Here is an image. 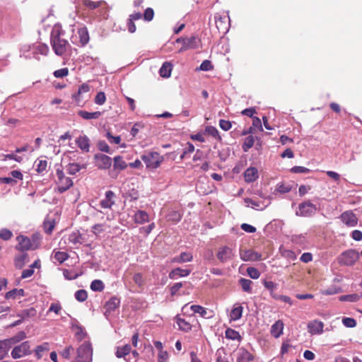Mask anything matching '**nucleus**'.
<instances>
[{"mask_svg": "<svg viewBox=\"0 0 362 362\" xmlns=\"http://www.w3.org/2000/svg\"><path fill=\"white\" fill-rule=\"evenodd\" d=\"M64 34V31L59 25H54L50 34V43L54 53L60 57L64 55L70 47L68 41L62 37Z\"/></svg>", "mask_w": 362, "mask_h": 362, "instance_id": "nucleus-1", "label": "nucleus"}, {"mask_svg": "<svg viewBox=\"0 0 362 362\" xmlns=\"http://www.w3.org/2000/svg\"><path fill=\"white\" fill-rule=\"evenodd\" d=\"M18 245L16 248L19 251H28V250H37L40 245L41 236L39 233H34L31 238L20 235L17 237Z\"/></svg>", "mask_w": 362, "mask_h": 362, "instance_id": "nucleus-2", "label": "nucleus"}, {"mask_svg": "<svg viewBox=\"0 0 362 362\" xmlns=\"http://www.w3.org/2000/svg\"><path fill=\"white\" fill-rule=\"evenodd\" d=\"M56 176L57 178L55 179L54 182L57 190L59 192H64L73 186V180L70 177L66 176L61 165L56 168Z\"/></svg>", "mask_w": 362, "mask_h": 362, "instance_id": "nucleus-3", "label": "nucleus"}, {"mask_svg": "<svg viewBox=\"0 0 362 362\" xmlns=\"http://www.w3.org/2000/svg\"><path fill=\"white\" fill-rule=\"evenodd\" d=\"M176 42L182 45L180 49H178V52L181 53V52H185L187 49L199 48L202 41L197 35H191L188 38L187 37L185 38L180 37L176 40Z\"/></svg>", "mask_w": 362, "mask_h": 362, "instance_id": "nucleus-4", "label": "nucleus"}, {"mask_svg": "<svg viewBox=\"0 0 362 362\" xmlns=\"http://www.w3.org/2000/svg\"><path fill=\"white\" fill-rule=\"evenodd\" d=\"M141 160L145 163L146 168L155 169L160 165L164 158L160 153L154 151L141 155Z\"/></svg>", "mask_w": 362, "mask_h": 362, "instance_id": "nucleus-5", "label": "nucleus"}, {"mask_svg": "<svg viewBox=\"0 0 362 362\" xmlns=\"http://www.w3.org/2000/svg\"><path fill=\"white\" fill-rule=\"evenodd\" d=\"M93 360V348L89 342H84L77 350V357L73 362H91Z\"/></svg>", "mask_w": 362, "mask_h": 362, "instance_id": "nucleus-6", "label": "nucleus"}, {"mask_svg": "<svg viewBox=\"0 0 362 362\" xmlns=\"http://www.w3.org/2000/svg\"><path fill=\"white\" fill-rule=\"evenodd\" d=\"M26 337L25 332H20L18 335L6 339L4 340H0V360L3 359L6 356L12 344L18 343L21 339Z\"/></svg>", "mask_w": 362, "mask_h": 362, "instance_id": "nucleus-7", "label": "nucleus"}, {"mask_svg": "<svg viewBox=\"0 0 362 362\" xmlns=\"http://www.w3.org/2000/svg\"><path fill=\"white\" fill-rule=\"evenodd\" d=\"M359 258V254L354 249H349L338 257L339 264L344 266H353Z\"/></svg>", "mask_w": 362, "mask_h": 362, "instance_id": "nucleus-8", "label": "nucleus"}, {"mask_svg": "<svg viewBox=\"0 0 362 362\" xmlns=\"http://www.w3.org/2000/svg\"><path fill=\"white\" fill-rule=\"evenodd\" d=\"M30 353V342L29 341H25L13 348L11 351V356L14 359H18L28 356Z\"/></svg>", "mask_w": 362, "mask_h": 362, "instance_id": "nucleus-9", "label": "nucleus"}, {"mask_svg": "<svg viewBox=\"0 0 362 362\" xmlns=\"http://www.w3.org/2000/svg\"><path fill=\"white\" fill-rule=\"evenodd\" d=\"M234 256L233 249H231L229 246L223 245L217 249L216 257L222 264L231 260Z\"/></svg>", "mask_w": 362, "mask_h": 362, "instance_id": "nucleus-10", "label": "nucleus"}, {"mask_svg": "<svg viewBox=\"0 0 362 362\" xmlns=\"http://www.w3.org/2000/svg\"><path fill=\"white\" fill-rule=\"evenodd\" d=\"M95 165L100 169H108L112 165V159L104 153H96L94 156Z\"/></svg>", "mask_w": 362, "mask_h": 362, "instance_id": "nucleus-11", "label": "nucleus"}, {"mask_svg": "<svg viewBox=\"0 0 362 362\" xmlns=\"http://www.w3.org/2000/svg\"><path fill=\"white\" fill-rule=\"evenodd\" d=\"M316 206L310 202H305L299 205V211L297 215L310 216L316 212Z\"/></svg>", "mask_w": 362, "mask_h": 362, "instance_id": "nucleus-12", "label": "nucleus"}, {"mask_svg": "<svg viewBox=\"0 0 362 362\" xmlns=\"http://www.w3.org/2000/svg\"><path fill=\"white\" fill-rule=\"evenodd\" d=\"M324 325L322 322L315 320L308 323L307 329L312 335L321 334L323 332Z\"/></svg>", "mask_w": 362, "mask_h": 362, "instance_id": "nucleus-13", "label": "nucleus"}, {"mask_svg": "<svg viewBox=\"0 0 362 362\" xmlns=\"http://www.w3.org/2000/svg\"><path fill=\"white\" fill-rule=\"evenodd\" d=\"M119 305V299L116 296L112 297L106 301V303L103 306V309H105V316L106 317H109L116 308H118Z\"/></svg>", "mask_w": 362, "mask_h": 362, "instance_id": "nucleus-14", "label": "nucleus"}, {"mask_svg": "<svg viewBox=\"0 0 362 362\" xmlns=\"http://www.w3.org/2000/svg\"><path fill=\"white\" fill-rule=\"evenodd\" d=\"M240 256L243 261H257L262 259V255L252 250V249L240 250Z\"/></svg>", "mask_w": 362, "mask_h": 362, "instance_id": "nucleus-15", "label": "nucleus"}, {"mask_svg": "<svg viewBox=\"0 0 362 362\" xmlns=\"http://www.w3.org/2000/svg\"><path fill=\"white\" fill-rule=\"evenodd\" d=\"M128 164L123 160L121 156H116L114 158V170L110 173V175L112 177H117L118 173L116 170H124L127 168Z\"/></svg>", "mask_w": 362, "mask_h": 362, "instance_id": "nucleus-16", "label": "nucleus"}, {"mask_svg": "<svg viewBox=\"0 0 362 362\" xmlns=\"http://www.w3.org/2000/svg\"><path fill=\"white\" fill-rule=\"evenodd\" d=\"M237 362H250L255 359L252 353L245 348H240L237 351Z\"/></svg>", "mask_w": 362, "mask_h": 362, "instance_id": "nucleus-17", "label": "nucleus"}, {"mask_svg": "<svg viewBox=\"0 0 362 362\" xmlns=\"http://www.w3.org/2000/svg\"><path fill=\"white\" fill-rule=\"evenodd\" d=\"M76 144L82 151L88 153L90 148V139L86 135H81L76 139Z\"/></svg>", "mask_w": 362, "mask_h": 362, "instance_id": "nucleus-18", "label": "nucleus"}, {"mask_svg": "<svg viewBox=\"0 0 362 362\" xmlns=\"http://www.w3.org/2000/svg\"><path fill=\"white\" fill-rule=\"evenodd\" d=\"M341 220L349 227H354L357 224V218L353 212L346 211L341 214Z\"/></svg>", "mask_w": 362, "mask_h": 362, "instance_id": "nucleus-19", "label": "nucleus"}, {"mask_svg": "<svg viewBox=\"0 0 362 362\" xmlns=\"http://www.w3.org/2000/svg\"><path fill=\"white\" fill-rule=\"evenodd\" d=\"M115 197V192L108 190L105 192L104 199L101 200L100 206L105 209H110L115 204L114 198Z\"/></svg>", "mask_w": 362, "mask_h": 362, "instance_id": "nucleus-20", "label": "nucleus"}, {"mask_svg": "<svg viewBox=\"0 0 362 362\" xmlns=\"http://www.w3.org/2000/svg\"><path fill=\"white\" fill-rule=\"evenodd\" d=\"M245 180L247 182L255 181L258 178V172L255 167L247 168L244 173Z\"/></svg>", "mask_w": 362, "mask_h": 362, "instance_id": "nucleus-21", "label": "nucleus"}, {"mask_svg": "<svg viewBox=\"0 0 362 362\" xmlns=\"http://www.w3.org/2000/svg\"><path fill=\"white\" fill-rule=\"evenodd\" d=\"M190 272L191 271L189 269H183L178 267L170 271L168 274V277L170 279H175L177 277L187 276Z\"/></svg>", "mask_w": 362, "mask_h": 362, "instance_id": "nucleus-22", "label": "nucleus"}, {"mask_svg": "<svg viewBox=\"0 0 362 362\" xmlns=\"http://www.w3.org/2000/svg\"><path fill=\"white\" fill-rule=\"evenodd\" d=\"M243 308L240 305H235L230 312L229 317L230 320L236 321L242 318Z\"/></svg>", "mask_w": 362, "mask_h": 362, "instance_id": "nucleus-23", "label": "nucleus"}, {"mask_svg": "<svg viewBox=\"0 0 362 362\" xmlns=\"http://www.w3.org/2000/svg\"><path fill=\"white\" fill-rule=\"evenodd\" d=\"M78 114L81 117L86 120H91V119H97L102 115V112L100 111H95L93 112H89L85 110H79Z\"/></svg>", "mask_w": 362, "mask_h": 362, "instance_id": "nucleus-24", "label": "nucleus"}, {"mask_svg": "<svg viewBox=\"0 0 362 362\" xmlns=\"http://www.w3.org/2000/svg\"><path fill=\"white\" fill-rule=\"evenodd\" d=\"M193 259V255L190 252H182L180 255L174 257L171 259V262H177L182 264V262H190Z\"/></svg>", "mask_w": 362, "mask_h": 362, "instance_id": "nucleus-25", "label": "nucleus"}, {"mask_svg": "<svg viewBox=\"0 0 362 362\" xmlns=\"http://www.w3.org/2000/svg\"><path fill=\"white\" fill-rule=\"evenodd\" d=\"M284 323L281 320L276 321L271 327V334L278 338L281 336L283 332Z\"/></svg>", "mask_w": 362, "mask_h": 362, "instance_id": "nucleus-26", "label": "nucleus"}, {"mask_svg": "<svg viewBox=\"0 0 362 362\" xmlns=\"http://www.w3.org/2000/svg\"><path fill=\"white\" fill-rule=\"evenodd\" d=\"M82 5L88 9H95L106 5L105 1L100 0L98 1H93L92 0H83Z\"/></svg>", "mask_w": 362, "mask_h": 362, "instance_id": "nucleus-27", "label": "nucleus"}, {"mask_svg": "<svg viewBox=\"0 0 362 362\" xmlns=\"http://www.w3.org/2000/svg\"><path fill=\"white\" fill-rule=\"evenodd\" d=\"M134 220L138 224H144L149 221V216L144 211H138L134 215Z\"/></svg>", "mask_w": 362, "mask_h": 362, "instance_id": "nucleus-28", "label": "nucleus"}, {"mask_svg": "<svg viewBox=\"0 0 362 362\" xmlns=\"http://www.w3.org/2000/svg\"><path fill=\"white\" fill-rule=\"evenodd\" d=\"M79 42L82 46L87 45L90 40L89 33L86 27L78 29Z\"/></svg>", "mask_w": 362, "mask_h": 362, "instance_id": "nucleus-29", "label": "nucleus"}, {"mask_svg": "<svg viewBox=\"0 0 362 362\" xmlns=\"http://www.w3.org/2000/svg\"><path fill=\"white\" fill-rule=\"evenodd\" d=\"M176 322L180 330L185 332H189L192 330V324L185 319L180 318L177 316L176 317Z\"/></svg>", "mask_w": 362, "mask_h": 362, "instance_id": "nucleus-30", "label": "nucleus"}, {"mask_svg": "<svg viewBox=\"0 0 362 362\" xmlns=\"http://www.w3.org/2000/svg\"><path fill=\"white\" fill-rule=\"evenodd\" d=\"M256 128L259 129L260 131H263V127L260 119L258 117H255H255H253L252 126H251L249 128L247 132H245L243 134L245 135L247 134H255Z\"/></svg>", "mask_w": 362, "mask_h": 362, "instance_id": "nucleus-31", "label": "nucleus"}, {"mask_svg": "<svg viewBox=\"0 0 362 362\" xmlns=\"http://www.w3.org/2000/svg\"><path fill=\"white\" fill-rule=\"evenodd\" d=\"M172 64L170 62H165L159 70V74L162 77H169L171 74Z\"/></svg>", "mask_w": 362, "mask_h": 362, "instance_id": "nucleus-32", "label": "nucleus"}, {"mask_svg": "<svg viewBox=\"0 0 362 362\" xmlns=\"http://www.w3.org/2000/svg\"><path fill=\"white\" fill-rule=\"evenodd\" d=\"M131 345L126 344L122 346L117 347V350H116V357L120 358H124L127 354H129L131 351Z\"/></svg>", "mask_w": 362, "mask_h": 362, "instance_id": "nucleus-33", "label": "nucleus"}, {"mask_svg": "<svg viewBox=\"0 0 362 362\" xmlns=\"http://www.w3.org/2000/svg\"><path fill=\"white\" fill-rule=\"evenodd\" d=\"M25 295V291L23 288H13L12 291L7 292L5 294V298H16L18 297H21Z\"/></svg>", "mask_w": 362, "mask_h": 362, "instance_id": "nucleus-34", "label": "nucleus"}, {"mask_svg": "<svg viewBox=\"0 0 362 362\" xmlns=\"http://www.w3.org/2000/svg\"><path fill=\"white\" fill-rule=\"evenodd\" d=\"M255 142V136L250 135L246 137L243 143L242 149L243 151L247 152L250 148H251Z\"/></svg>", "mask_w": 362, "mask_h": 362, "instance_id": "nucleus-35", "label": "nucleus"}, {"mask_svg": "<svg viewBox=\"0 0 362 362\" xmlns=\"http://www.w3.org/2000/svg\"><path fill=\"white\" fill-rule=\"evenodd\" d=\"M69 241L74 245L82 244L83 239L81 238V235L78 231L73 232L69 235Z\"/></svg>", "mask_w": 362, "mask_h": 362, "instance_id": "nucleus-36", "label": "nucleus"}, {"mask_svg": "<svg viewBox=\"0 0 362 362\" xmlns=\"http://www.w3.org/2000/svg\"><path fill=\"white\" fill-rule=\"evenodd\" d=\"M82 166L76 163H70L66 165V171L70 175H76L79 173Z\"/></svg>", "mask_w": 362, "mask_h": 362, "instance_id": "nucleus-37", "label": "nucleus"}, {"mask_svg": "<svg viewBox=\"0 0 362 362\" xmlns=\"http://www.w3.org/2000/svg\"><path fill=\"white\" fill-rule=\"evenodd\" d=\"M239 284L242 286V289L243 291L247 293H252V281L250 279H240L239 281Z\"/></svg>", "mask_w": 362, "mask_h": 362, "instance_id": "nucleus-38", "label": "nucleus"}, {"mask_svg": "<svg viewBox=\"0 0 362 362\" xmlns=\"http://www.w3.org/2000/svg\"><path fill=\"white\" fill-rule=\"evenodd\" d=\"M216 25L218 30H221L223 32L228 30L227 21L224 17H216Z\"/></svg>", "mask_w": 362, "mask_h": 362, "instance_id": "nucleus-39", "label": "nucleus"}, {"mask_svg": "<svg viewBox=\"0 0 362 362\" xmlns=\"http://www.w3.org/2000/svg\"><path fill=\"white\" fill-rule=\"evenodd\" d=\"M49 350V344L47 343L42 344L40 346H37L35 350V355L37 359H41L42 353L44 351H47Z\"/></svg>", "mask_w": 362, "mask_h": 362, "instance_id": "nucleus-40", "label": "nucleus"}, {"mask_svg": "<svg viewBox=\"0 0 362 362\" xmlns=\"http://www.w3.org/2000/svg\"><path fill=\"white\" fill-rule=\"evenodd\" d=\"M182 214L179 211H173L167 215V221L177 223L182 218Z\"/></svg>", "mask_w": 362, "mask_h": 362, "instance_id": "nucleus-41", "label": "nucleus"}, {"mask_svg": "<svg viewBox=\"0 0 362 362\" xmlns=\"http://www.w3.org/2000/svg\"><path fill=\"white\" fill-rule=\"evenodd\" d=\"M205 132L212 137L216 139L217 140H221V137L220 136L218 132L217 131L216 127L214 126H207L205 128Z\"/></svg>", "mask_w": 362, "mask_h": 362, "instance_id": "nucleus-42", "label": "nucleus"}, {"mask_svg": "<svg viewBox=\"0 0 362 362\" xmlns=\"http://www.w3.org/2000/svg\"><path fill=\"white\" fill-rule=\"evenodd\" d=\"M191 309L193 311V313L200 314V316L202 317H205V318L209 317H207L206 310L201 305H193L191 307Z\"/></svg>", "mask_w": 362, "mask_h": 362, "instance_id": "nucleus-43", "label": "nucleus"}, {"mask_svg": "<svg viewBox=\"0 0 362 362\" xmlns=\"http://www.w3.org/2000/svg\"><path fill=\"white\" fill-rule=\"evenodd\" d=\"M69 255L64 252H54V259L59 262V264H63L64 261L67 259Z\"/></svg>", "mask_w": 362, "mask_h": 362, "instance_id": "nucleus-44", "label": "nucleus"}, {"mask_svg": "<svg viewBox=\"0 0 362 362\" xmlns=\"http://www.w3.org/2000/svg\"><path fill=\"white\" fill-rule=\"evenodd\" d=\"M226 338L230 339H241V336L240 333L235 330L232 329V328H228L226 331Z\"/></svg>", "mask_w": 362, "mask_h": 362, "instance_id": "nucleus-45", "label": "nucleus"}, {"mask_svg": "<svg viewBox=\"0 0 362 362\" xmlns=\"http://www.w3.org/2000/svg\"><path fill=\"white\" fill-rule=\"evenodd\" d=\"M90 288L93 291H103L104 289V283L101 280H94L91 283Z\"/></svg>", "mask_w": 362, "mask_h": 362, "instance_id": "nucleus-46", "label": "nucleus"}, {"mask_svg": "<svg viewBox=\"0 0 362 362\" xmlns=\"http://www.w3.org/2000/svg\"><path fill=\"white\" fill-rule=\"evenodd\" d=\"M216 362H228L227 354L223 349L216 351Z\"/></svg>", "mask_w": 362, "mask_h": 362, "instance_id": "nucleus-47", "label": "nucleus"}, {"mask_svg": "<svg viewBox=\"0 0 362 362\" xmlns=\"http://www.w3.org/2000/svg\"><path fill=\"white\" fill-rule=\"evenodd\" d=\"M43 228H44L45 231L47 233H48V234L52 233L53 230L54 229V221H49V220L45 221L43 222Z\"/></svg>", "mask_w": 362, "mask_h": 362, "instance_id": "nucleus-48", "label": "nucleus"}, {"mask_svg": "<svg viewBox=\"0 0 362 362\" xmlns=\"http://www.w3.org/2000/svg\"><path fill=\"white\" fill-rule=\"evenodd\" d=\"M133 281L139 287H142L144 284V279L142 276V273H135L133 276Z\"/></svg>", "mask_w": 362, "mask_h": 362, "instance_id": "nucleus-49", "label": "nucleus"}, {"mask_svg": "<svg viewBox=\"0 0 362 362\" xmlns=\"http://www.w3.org/2000/svg\"><path fill=\"white\" fill-rule=\"evenodd\" d=\"M13 237V233L6 228H3L0 230V238L4 240H8Z\"/></svg>", "mask_w": 362, "mask_h": 362, "instance_id": "nucleus-50", "label": "nucleus"}, {"mask_svg": "<svg viewBox=\"0 0 362 362\" xmlns=\"http://www.w3.org/2000/svg\"><path fill=\"white\" fill-rule=\"evenodd\" d=\"M106 100L105 93L104 92H99L97 93L94 98V102L98 105H103Z\"/></svg>", "mask_w": 362, "mask_h": 362, "instance_id": "nucleus-51", "label": "nucleus"}, {"mask_svg": "<svg viewBox=\"0 0 362 362\" xmlns=\"http://www.w3.org/2000/svg\"><path fill=\"white\" fill-rule=\"evenodd\" d=\"M247 272L249 276L253 279H257L260 276V272L255 267H248Z\"/></svg>", "mask_w": 362, "mask_h": 362, "instance_id": "nucleus-52", "label": "nucleus"}, {"mask_svg": "<svg viewBox=\"0 0 362 362\" xmlns=\"http://www.w3.org/2000/svg\"><path fill=\"white\" fill-rule=\"evenodd\" d=\"M154 15V10L152 8H147L145 9L143 16L146 21H150L153 20Z\"/></svg>", "mask_w": 362, "mask_h": 362, "instance_id": "nucleus-53", "label": "nucleus"}, {"mask_svg": "<svg viewBox=\"0 0 362 362\" xmlns=\"http://www.w3.org/2000/svg\"><path fill=\"white\" fill-rule=\"evenodd\" d=\"M310 170L304 166H293L291 168V173H309Z\"/></svg>", "mask_w": 362, "mask_h": 362, "instance_id": "nucleus-54", "label": "nucleus"}, {"mask_svg": "<svg viewBox=\"0 0 362 362\" xmlns=\"http://www.w3.org/2000/svg\"><path fill=\"white\" fill-rule=\"evenodd\" d=\"M47 166V162L45 160H40L37 164L36 170L39 173H42L46 170Z\"/></svg>", "mask_w": 362, "mask_h": 362, "instance_id": "nucleus-55", "label": "nucleus"}, {"mask_svg": "<svg viewBox=\"0 0 362 362\" xmlns=\"http://www.w3.org/2000/svg\"><path fill=\"white\" fill-rule=\"evenodd\" d=\"M214 69V66L211 62L208 59H205L202 62L200 66V69L202 71H211Z\"/></svg>", "mask_w": 362, "mask_h": 362, "instance_id": "nucleus-56", "label": "nucleus"}, {"mask_svg": "<svg viewBox=\"0 0 362 362\" xmlns=\"http://www.w3.org/2000/svg\"><path fill=\"white\" fill-rule=\"evenodd\" d=\"M194 151V147L191 142H187L186 146L183 149V152L180 156V158L183 159L186 154L192 153Z\"/></svg>", "mask_w": 362, "mask_h": 362, "instance_id": "nucleus-57", "label": "nucleus"}, {"mask_svg": "<svg viewBox=\"0 0 362 362\" xmlns=\"http://www.w3.org/2000/svg\"><path fill=\"white\" fill-rule=\"evenodd\" d=\"M75 297L79 301H84L88 298V293L85 290H79L76 292Z\"/></svg>", "mask_w": 362, "mask_h": 362, "instance_id": "nucleus-58", "label": "nucleus"}, {"mask_svg": "<svg viewBox=\"0 0 362 362\" xmlns=\"http://www.w3.org/2000/svg\"><path fill=\"white\" fill-rule=\"evenodd\" d=\"M342 323L344 326L347 327H356V322L354 318L351 317H344L342 319Z\"/></svg>", "mask_w": 362, "mask_h": 362, "instance_id": "nucleus-59", "label": "nucleus"}, {"mask_svg": "<svg viewBox=\"0 0 362 362\" xmlns=\"http://www.w3.org/2000/svg\"><path fill=\"white\" fill-rule=\"evenodd\" d=\"M69 74V70L67 68H63L54 71V75L57 78H60V77L66 76Z\"/></svg>", "mask_w": 362, "mask_h": 362, "instance_id": "nucleus-60", "label": "nucleus"}, {"mask_svg": "<svg viewBox=\"0 0 362 362\" xmlns=\"http://www.w3.org/2000/svg\"><path fill=\"white\" fill-rule=\"evenodd\" d=\"M99 150L105 153H110V148L105 141H100L98 143Z\"/></svg>", "mask_w": 362, "mask_h": 362, "instance_id": "nucleus-61", "label": "nucleus"}, {"mask_svg": "<svg viewBox=\"0 0 362 362\" xmlns=\"http://www.w3.org/2000/svg\"><path fill=\"white\" fill-rule=\"evenodd\" d=\"M106 137L109 142L111 144H119L121 141V138L119 136H114L110 132L107 133Z\"/></svg>", "mask_w": 362, "mask_h": 362, "instance_id": "nucleus-62", "label": "nucleus"}, {"mask_svg": "<svg viewBox=\"0 0 362 362\" xmlns=\"http://www.w3.org/2000/svg\"><path fill=\"white\" fill-rule=\"evenodd\" d=\"M73 351L74 348L71 346H69L61 353V356L66 359H69Z\"/></svg>", "mask_w": 362, "mask_h": 362, "instance_id": "nucleus-63", "label": "nucleus"}, {"mask_svg": "<svg viewBox=\"0 0 362 362\" xmlns=\"http://www.w3.org/2000/svg\"><path fill=\"white\" fill-rule=\"evenodd\" d=\"M359 299V296L356 294L344 295L340 296L341 300L356 301Z\"/></svg>", "mask_w": 362, "mask_h": 362, "instance_id": "nucleus-64", "label": "nucleus"}]
</instances>
